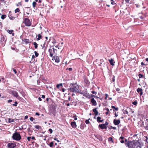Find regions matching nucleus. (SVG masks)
Returning a JSON list of instances; mask_svg holds the SVG:
<instances>
[{
  "label": "nucleus",
  "mask_w": 148,
  "mask_h": 148,
  "mask_svg": "<svg viewBox=\"0 0 148 148\" xmlns=\"http://www.w3.org/2000/svg\"><path fill=\"white\" fill-rule=\"evenodd\" d=\"M68 89L70 90V92H79V86L76 83H71Z\"/></svg>",
  "instance_id": "f257e3e1"
},
{
  "label": "nucleus",
  "mask_w": 148,
  "mask_h": 148,
  "mask_svg": "<svg viewBox=\"0 0 148 148\" xmlns=\"http://www.w3.org/2000/svg\"><path fill=\"white\" fill-rule=\"evenodd\" d=\"M139 143L138 140H133L132 141H127V143H125V144L127 147L129 148H134L135 146H137Z\"/></svg>",
  "instance_id": "f03ea898"
},
{
  "label": "nucleus",
  "mask_w": 148,
  "mask_h": 148,
  "mask_svg": "<svg viewBox=\"0 0 148 148\" xmlns=\"http://www.w3.org/2000/svg\"><path fill=\"white\" fill-rule=\"evenodd\" d=\"M49 56L51 57H53V55L55 56L57 54V50L54 48L53 45L50 47L49 49Z\"/></svg>",
  "instance_id": "7ed1b4c3"
},
{
  "label": "nucleus",
  "mask_w": 148,
  "mask_h": 148,
  "mask_svg": "<svg viewBox=\"0 0 148 148\" xmlns=\"http://www.w3.org/2000/svg\"><path fill=\"white\" fill-rule=\"evenodd\" d=\"M12 138L13 140L16 141H19L21 139V137L19 133L18 132L14 133L12 136Z\"/></svg>",
  "instance_id": "20e7f679"
},
{
  "label": "nucleus",
  "mask_w": 148,
  "mask_h": 148,
  "mask_svg": "<svg viewBox=\"0 0 148 148\" xmlns=\"http://www.w3.org/2000/svg\"><path fill=\"white\" fill-rule=\"evenodd\" d=\"M22 23H24L27 27H30L32 25V23L29 19L28 18H25L23 19Z\"/></svg>",
  "instance_id": "39448f33"
},
{
  "label": "nucleus",
  "mask_w": 148,
  "mask_h": 148,
  "mask_svg": "<svg viewBox=\"0 0 148 148\" xmlns=\"http://www.w3.org/2000/svg\"><path fill=\"white\" fill-rule=\"evenodd\" d=\"M16 146V144L13 143H10L8 144V148H14Z\"/></svg>",
  "instance_id": "423d86ee"
},
{
  "label": "nucleus",
  "mask_w": 148,
  "mask_h": 148,
  "mask_svg": "<svg viewBox=\"0 0 148 148\" xmlns=\"http://www.w3.org/2000/svg\"><path fill=\"white\" fill-rule=\"evenodd\" d=\"M52 60H54L55 62L57 63H58L60 61V60L59 57L56 56H54Z\"/></svg>",
  "instance_id": "0eeeda50"
},
{
  "label": "nucleus",
  "mask_w": 148,
  "mask_h": 148,
  "mask_svg": "<svg viewBox=\"0 0 148 148\" xmlns=\"http://www.w3.org/2000/svg\"><path fill=\"white\" fill-rule=\"evenodd\" d=\"M8 17L11 20H13L15 18V17L12 16V15L11 13V11H10L9 12V14L8 15Z\"/></svg>",
  "instance_id": "6e6552de"
},
{
  "label": "nucleus",
  "mask_w": 148,
  "mask_h": 148,
  "mask_svg": "<svg viewBox=\"0 0 148 148\" xmlns=\"http://www.w3.org/2000/svg\"><path fill=\"white\" fill-rule=\"evenodd\" d=\"M12 93L14 96L16 97L17 98L19 97L18 92L16 91H12Z\"/></svg>",
  "instance_id": "1a4fd4ad"
},
{
  "label": "nucleus",
  "mask_w": 148,
  "mask_h": 148,
  "mask_svg": "<svg viewBox=\"0 0 148 148\" xmlns=\"http://www.w3.org/2000/svg\"><path fill=\"white\" fill-rule=\"evenodd\" d=\"M91 102L92 103V106H96L97 105L96 101L93 98H91Z\"/></svg>",
  "instance_id": "9d476101"
},
{
  "label": "nucleus",
  "mask_w": 148,
  "mask_h": 148,
  "mask_svg": "<svg viewBox=\"0 0 148 148\" xmlns=\"http://www.w3.org/2000/svg\"><path fill=\"white\" fill-rule=\"evenodd\" d=\"M143 146V143L142 142H139V143H138V145H137V146H136V148H141Z\"/></svg>",
  "instance_id": "9b49d317"
},
{
  "label": "nucleus",
  "mask_w": 148,
  "mask_h": 148,
  "mask_svg": "<svg viewBox=\"0 0 148 148\" xmlns=\"http://www.w3.org/2000/svg\"><path fill=\"white\" fill-rule=\"evenodd\" d=\"M95 137L98 139L100 141H102L103 140L102 137L100 135H95Z\"/></svg>",
  "instance_id": "f8f14e48"
},
{
  "label": "nucleus",
  "mask_w": 148,
  "mask_h": 148,
  "mask_svg": "<svg viewBox=\"0 0 148 148\" xmlns=\"http://www.w3.org/2000/svg\"><path fill=\"white\" fill-rule=\"evenodd\" d=\"M99 127H100L102 129H106L107 128V126H105V124H101L99 125Z\"/></svg>",
  "instance_id": "ddd939ff"
},
{
  "label": "nucleus",
  "mask_w": 148,
  "mask_h": 148,
  "mask_svg": "<svg viewBox=\"0 0 148 148\" xmlns=\"http://www.w3.org/2000/svg\"><path fill=\"white\" fill-rule=\"evenodd\" d=\"M71 125L72 127L74 128H76L77 127V125L75 122H72L71 123Z\"/></svg>",
  "instance_id": "4468645a"
},
{
  "label": "nucleus",
  "mask_w": 148,
  "mask_h": 148,
  "mask_svg": "<svg viewBox=\"0 0 148 148\" xmlns=\"http://www.w3.org/2000/svg\"><path fill=\"white\" fill-rule=\"evenodd\" d=\"M137 91L138 93H140V95L141 96L143 94V90L141 88H138L137 90Z\"/></svg>",
  "instance_id": "2eb2a0df"
},
{
  "label": "nucleus",
  "mask_w": 148,
  "mask_h": 148,
  "mask_svg": "<svg viewBox=\"0 0 148 148\" xmlns=\"http://www.w3.org/2000/svg\"><path fill=\"white\" fill-rule=\"evenodd\" d=\"M120 123V121L119 120L114 119V123L115 125H118Z\"/></svg>",
  "instance_id": "dca6fc26"
},
{
  "label": "nucleus",
  "mask_w": 148,
  "mask_h": 148,
  "mask_svg": "<svg viewBox=\"0 0 148 148\" xmlns=\"http://www.w3.org/2000/svg\"><path fill=\"white\" fill-rule=\"evenodd\" d=\"M93 111L94 112L95 115L96 116L98 114V111L97 110V108H95L93 109Z\"/></svg>",
  "instance_id": "f3484780"
},
{
  "label": "nucleus",
  "mask_w": 148,
  "mask_h": 148,
  "mask_svg": "<svg viewBox=\"0 0 148 148\" xmlns=\"http://www.w3.org/2000/svg\"><path fill=\"white\" fill-rule=\"evenodd\" d=\"M63 86V84L62 83H60V84H58L57 85H56V88L58 89H59L60 90H61L60 89V87H62Z\"/></svg>",
  "instance_id": "a211bd4d"
},
{
  "label": "nucleus",
  "mask_w": 148,
  "mask_h": 148,
  "mask_svg": "<svg viewBox=\"0 0 148 148\" xmlns=\"http://www.w3.org/2000/svg\"><path fill=\"white\" fill-rule=\"evenodd\" d=\"M14 31L12 30H8L7 31V32H8L9 34H12V36H14V33H13Z\"/></svg>",
  "instance_id": "6ab92c4d"
},
{
  "label": "nucleus",
  "mask_w": 148,
  "mask_h": 148,
  "mask_svg": "<svg viewBox=\"0 0 148 148\" xmlns=\"http://www.w3.org/2000/svg\"><path fill=\"white\" fill-rule=\"evenodd\" d=\"M101 118L100 116H98L97 118V121L98 122H102L103 120V119L101 120Z\"/></svg>",
  "instance_id": "aec40b11"
},
{
  "label": "nucleus",
  "mask_w": 148,
  "mask_h": 148,
  "mask_svg": "<svg viewBox=\"0 0 148 148\" xmlns=\"http://www.w3.org/2000/svg\"><path fill=\"white\" fill-rule=\"evenodd\" d=\"M123 134L121 135V140H125V143H127V139L124 137L123 136Z\"/></svg>",
  "instance_id": "412c9836"
},
{
  "label": "nucleus",
  "mask_w": 148,
  "mask_h": 148,
  "mask_svg": "<svg viewBox=\"0 0 148 148\" xmlns=\"http://www.w3.org/2000/svg\"><path fill=\"white\" fill-rule=\"evenodd\" d=\"M109 62L110 64L112 65H114V64L113 63V60L112 59H111L110 60H109Z\"/></svg>",
  "instance_id": "4be33fe9"
},
{
  "label": "nucleus",
  "mask_w": 148,
  "mask_h": 148,
  "mask_svg": "<svg viewBox=\"0 0 148 148\" xmlns=\"http://www.w3.org/2000/svg\"><path fill=\"white\" fill-rule=\"evenodd\" d=\"M122 111L123 112V114L125 115L124 116L125 117V116H127L126 114H128V112L126 110H122Z\"/></svg>",
  "instance_id": "5701e85b"
},
{
  "label": "nucleus",
  "mask_w": 148,
  "mask_h": 148,
  "mask_svg": "<svg viewBox=\"0 0 148 148\" xmlns=\"http://www.w3.org/2000/svg\"><path fill=\"white\" fill-rule=\"evenodd\" d=\"M42 36L40 35V34H38V38H37V40H40L41 39H42Z\"/></svg>",
  "instance_id": "b1692460"
},
{
  "label": "nucleus",
  "mask_w": 148,
  "mask_h": 148,
  "mask_svg": "<svg viewBox=\"0 0 148 148\" xmlns=\"http://www.w3.org/2000/svg\"><path fill=\"white\" fill-rule=\"evenodd\" d=\"M22 1H21V2H18V3H17L16 4V5L18 7L19 6V5H20L21 6H22Z\"/></svg>",
  "instance_id": "393cba45"
},
{
  "label": "nucleus",
  "mask_w": 148,
  "mask_h": 148,
  "mask_svg": "<svg viewBox=\"0 0 148 148\" xmlns=\"http://www.w3.org/2000/svg\"><path fill=\"white\" fill-rule=\"evenodd\" d=\"M34 127L35 128H36V129L38 130H39L41 128V127L39 125H35L34 126Z\"/></svg>",
  "instance_id": "a878e982"
},
{
  "label": "nucleus",
  "mask_w": 148,
  "mask_h": 148,
  "mask_svg": "<svg viewBox=\"0 0 148 148\" xmlns=\"http://www.w3.org/2000/svg\"><path fill=\"white\" fill-rule=\"evenodd\" d=\"M14 121V120L12 119L8 118V122L9 123L13 122Z\"/></svg>",
  "instance_id": "bb28decb"
},
{
  "label": "nucleus",
  "mask_w": 148,
  "mask_h": 148,
  "mask_svg": "<svg viewBox=\"0 0 148 148\" xmlns=\"http://www.w3.org/2000/svg\"><path fill=\"white\" fill-rule=\"evenodd\" d=\"M33 45H34V47L35 49H37L38 48V44H37L36 42H34L33 43Z\"/></svg>",
  "instance_id": "cd10ccee"
},
{
  "label": "nucleus",
  "mask_w": 148,
  "mask_h": 148,
  "mask_svg": "<svg viewBox=\"0 0 148 148\" xmlns=\"http://www.w3.org/2000/svg\"><path fill=\"white\" fill-rule=\"evenodd\" d=\"M108 141L109 142L111 141L112 143H113L114 140L112 137H110L108 138Z\"/></svg>",
  "instance_id": "c85d7f7f"
},
{
  "label": "nucleus",
  "mask_w": 148,
  "mask_h": 148,
  "mask_svg": "<svg viewBox=\"0 0 148 148\" xmlns=\"http://www.w3.org/2000/svg\"><path fill=\"white\" fill-rule=\"evenodd\" d=\"M112 108L113 109V110L114 111V110L117 111L118 110V108H116L115 106H112Z\"/></svg>",
  "instance_id": "c756f323"
},
{
  "label": "nucleus",
  "mask_w": 148,
  "mask_h": 148,
  "mask_svg": "<svg viewBox=\"0 0 148 148\" xmlns=\"http://www.w3.org/2000/svg\"><path fill=\"white\" fill-rule=\"evenodd\" d=\"M24 42L26 44L29 43V40L28 39H25L24 40Z\"/></svg>",
  "instance_id": "7c9ffc66"
},
{
  "label": "nucleus",
  "mask_w": 148,
  "mask_h": 148,
  "mask_svg": "<svg viewBox=\"0 0 148 148\" xmlns=\"http://www.w3.org/2000/svg\"><path fill=\"white\" fill-rule=\"evenodd\" d=\"M106 109L107 110V112L106 113V114L107 115L108 114L109 112H110L109 109L108 108H106Z\"/></svg>",
  "instance_id": "2f4dec72"
},
{
  "label": "nucleus",
  "mask_w": 148,
  "mask_h": 148,
  "mask_svg": "<svg viewBox=\"0 0 148 148\" xmlns=\"http://www.w3.org/2000/svg\"><path fill=\"white\" fill-rule=\"evenodd\" d=\"M20 11V10L18 8H17L14 10V12L15 13H16L19 12Z\"/></svg>",
  "instance_id": "473e14b6"
},
{
  "label": "nucleus",
  "mask_w": 148,
  "mask_h": 148,
  "mask_svg": "<svg viewBox=\"0 0 148 148\" xmlns=\"http://www.w3.org/2000/svg\"><path fill=\"white\" fill-rule=\"evenodd\" d=\"M6 15H2L1 16V18L2 19H4L6 18Z\"/></svg>",
  "instance_id": "72a5a7b5"
},
{
  "label": "nucleus",
  "mask_w": 148,
  "mask_h": 148,
  "mask_svg": "<svg viewBox=\"0 0 148 148\" xmlns=\"http://www.w3.org/2000/svg\"><path fill=\"white\" fill-rule=\"evenodd\" d=\"M53 144H54V143H53V142H51L49 143V146L50 147H53Z\"/></svg>",
  "instance_id": "f704fd0d"
},
{
  "label": "nucleus",
  "mask_w": 148,
  "mask_h": 148,
  "mask_svg": "<svg viewBox=\"0 0 148 148\" xmlns=\"http://www.w3.org/2000/svg\"><path fill=\"white\" fill-rule=\"evenodd\" d=\"M36 2H35V1H34L33 2V3H32V5H33V7L34 8L35 7H36Z\"/></svg>",
  "instance_id": "c9c22d12"
},
{
  "label": "nucleus",
  "mask_w": 148,
  "mask_h": 148,
  "mask_svg": "<svg viewBox=\"0 0 148 148\" xmlns=\"http://www.w3.org/2000/svg\"><path fill=\"white\" fill-rule=\"evenodd\" d=\"M90 119H89L88 120H86L85 121V123L86 124H89L90 123V122L89 121V120H90Z\"/></svg>",
  "instance_id": "e433bc0d"
},
{
  "label": "nucleus",
  "mask_w": 148,
  "mask_h": 148,
  "mask_svg": "<svg viewBox=\"0 0 148 148\" xmlns=\"http://www.w3.org/2000/svg\"><path fill=\"white\" fill-rule=\"evenodd\" d=\"M132 103L134 105H136L137 103V101L136 100H135Z\"/></svg>",
  "instance_id": "4c0bfd02"
},
{
  "label": "nucleus",
  "mask_w": 148,
  "mask_h": 148,
  "mask_svg": "<svg viewBox=\"0 0 148 148\" xmlns=\"http://www.w3.org/2000/svg\"><path fill=\"white\" fill-rule=\"evenodd\" d=\"M18 104V103L17 101H16L14 102V104H13L12 105L13 106H16Z\"/></svg>",
  "instance_id": "58836bf2"
},
{
  "label": "nucleus",
  "mask_w": 148,
  "mask_h": 148,
  "mask_svg": "<svg viewBox=\"0 0 148 148\" xmlns=\"http://www.w3.org/2000/svg\"><path fill=\"white\" fill-rule=\"evenodd\" d=\"M34 54H35V56L36 57H37L39 55L38 53L37 52H36V51H35L34 52Z\"/></svg>",
  "instance_id": "ea45409f"
},
{
  "label": "nucleus",
  "mask_w": 148,
  "mask_h": 148,
  "mask_svg": "<svg viewBox=\"0 0 148 148\" xmlns=\"http://www.w3.org/2000/svg\"><path fill=\"white\" fill-rule=\"evenodd\" d=\"M138 76L139 78H141L143 77V75L142 74L140 73L138 74Z\"/></svg>",
  "instance_id": "a19ab883"
},
{
  "label": "nucleus",
  "mask_w": 148,
  "mask_h": 148,
  "mask_svg": "<svg viewBox=\"0 0 148 148\" xmlns=\"http://www.w3.org/2000/svg\"><path fill=\"white\" fill-rule=\"evenodd\" d=\"M57 42L56 41V40L54 39L53 40V41H52V43L53 44H54L56 43Z\"/></svg>",
  "instance_id": "79ce46f5"
},
{
  "label": "nucleus",
  "mask_w": 148,
  "mask_h": 148,
  "mask_svg": "<svg viewBox=\"0 0 148 148\" xmlns=\"http://www.w3.org/2000/svg\"><path fill=\"white\" fill-rule=\"evenodd\" d=\"M73 117L74 118V119L75 120H76L77 119V116L76 115H74L73 116Z\"/></svg>",
  "instance_id": "37998d69"
},
{
  "label": "nucleus",
  "mask_w": 148,
  "mask_h": 148,
  "mask_svg": "<svg viewBox=\"0 0 148 148\" xmlns=\"http://www.w3.org/2000/svg\"><path fill=\"white\" fill-rule=\"evenodd\" d=\"M105 96H106L105 97V99L106 100H107V98L108 96V95L107 94H105Z\"/></svg>",
  "instance_id": "c03bdc74"
},
{
  "label": "nucleus",
  "mask_w": 148,
  "mask_h": 148,
  "mask_svg": "<svg viewBox=\"0 0 148 148\" xmlns=\"http://www.w3.org/2000/svg\"><path fill=\"white\" fill-rule=\"evenodd\" d=\"M49 132H50L51 134L52 133L53 130L52 129H49Z\"/></svg>",
  "instance_id": "a18cd8bd"
},
{
  "label": "nucleus",
  "mask_w": 148,
  "mask_h": 148,
  "mask_svg": "<svg viewBox=\"0 0 148 148\" xmlns=\"http://www.w3.org/2000/svg\"><path fill=\"white\" fill-rule=\"evenodd\" d=\"M59 44H58V45H56L55 46L56 48H58V49H60V48L59 47Z\"/></svg>",
  "instance_id": "49530a36"
},
{
  "label": "nucleus",
  "mask_w": 148,
  "mask_h": 148,
  "mask_svg": "<svg viewBox=\"0 0 148 148\" xmlns=\"http://www.w3.org/2000/svg\"><path fill=\"white\" fill-rule=\"evenodd\" d=\"M54 140H56L57 141V142H60V141L59 140H58L56 138H54Z\"/></svg>",
  "instance_id": "de8ad7c7"
},
{
  "label": "nucleus",
  "mask_w": 148,
  "mask_h": 148,
  "mask_svg": "<svg viewBox=\"0 0 148 148\" xmlns=\"http://www.w3.org/2000/svg\"><path fill=\"white\" fill-rule=\"evenodd\" d=\"M31 137H30V136H29V137H27V140L28 141H30V139H31Z\"/></svg>",
  "instance_id": "09e8293b"
},
{
  "label": "nucleus",
  "mask_w": 148,
  "mask_h": 148,
  "mask_svg": "<svg viewBox=\"0 0 148 148\" xmlns=\"http://www.w3.org/2000/svg\"><path fill=\"white\" fill-rule=\"evenodd\" d=\"M12 69L13 70V71L14 72V73L15 74H16V73H17V71H16V70L15 69Z\"/></svg>",
  "instance_id": "8fccbe9b"
},
{
  "label": "nucleus",
  "mask_w": 148,
  "mask_h": 148,
  "mask_svg": "<svg viewBox=\"0 0 148 148\" xmlns=\"http://www.w3.org/2000/svg\"><path fill=\"white\" fill-rule=\"evenodd\" d=\"M90 96H91V97H94L97 98V96H96L93 95L91 94L90 95Z\"/></svg>",
  "instance_id": "3c124183"
},
{
  "label": "nucleus",
  "mask_w": 148,
  "mask_h": 148,
  "mask_svg": "<svg viewBox=\"0 0 148 148\" xmlns=\"http://www.w3.org/2000/svg\"><path fill=\"white\" fill-rule=\"evenodd\" d=\"M93 94H97V92H96L95 91H92V92H91Z\"/></svg>",
  "instance_id": "603ef678"
},
{
  "label": "nucleus",
  "mask_w": 148,
  "mask_h": 148,
  "mask_svg": "<svg viewBox=\"0 0 148 148\" xmlns=\"http://www.w3.org/2000/svg\"><path fill=\"white\" fill-rule=\"evenodd\" d=\"M12 101V99H9L7 101V102L8 103H10Z\"/></svg>",
  "instance_id": "864d4df0"
},
{
  "label": "nucleus",
  "mask_w": 148,
  "mask_h": 148,
  "mask_svg": "<svg viewBox=\"0 0 148 148\" xmlns=\"http://www.w3.org/2000/svg\"><path fill=\"white\" fill-rule=\"evenodd\" d=\"M29 119L30 121H32L34 120V118L33 117H30Z\"/></svg>",
  "instance_id": "5fc2aeb1"
},
{
  "label": "nucleus",
  "mask_w": 148,
  "mask_h": 148,
  "mask_svg": "<svg viewBox=\"0 0 148 148\" xmlns=\"http://www.w3.org/2000/svg\"><path fill=\"white\" fill-rule=\"evenodd\" d=\"M121 143H125V140H121Z\"/></svg>",
  "instance_id": "6e6d98bb"
},
{
  "label": "nucleus",
  "mask_w": 148,
  "mask_h": 148,
  "mask_svg": "<svg viewBox=\"0 0 148 148\" xmlns=\"http://www.w3.org/2000/svg\"><path fill=\"white\" fill-rule=\"evenodd\" d=\"M31 138L32 139H33V140H36V139L35 138V137H34V136H32V137H31Z\"/></svg>",
  "instance_id": "4d7b16f0"
},
{
  "label": "nucleus",
  "mask_w": 148,
  "mask_h": 148,
  "mask_svg": "<svg viewBox=\"0 0 148 148\" xmlns=\"http://www.w3.org/2000/svg\"><path fill=\"white\" fill-rule=\"evenodd\" d=\"M114 1L113 0H111V4H114Z\"/></svg>",
  "instance_id": "13d9d810"
},
{
  "label": "nucleus",
  "mask_w": 148,
  "mask_h": 148,
  "mask_svg": "<svg viewBox=\"0 0 148 148\" xmlns=\"http://www.w3.org/2000/svg\"><path fill=\"white\" fill-rule=\"evenodd\" d=\"M42 98L44 99L45 98V96L44 95H42L41 97Z\"/></svg>",
  "instance_id": "bf43d9fd"
},
{
  "label": "nucleus",
  "mask_w": 148,
  "mask_h": 148,
  "mask_svg": "<svg viewBox=\"0 0 148 148\" xmlns=\"http://www.w3.org/2000/svg\"><path fill=\"white\" fill-rule=\"evenodd\" d=\"M62 92H64L65 91V89L64 88H62Z\"/></svg>",
  "instance_id": "052dcab7"
},
{
  "label": "nucleus",
  "mask_w": 148,
  "mask_h": 148,
  "mask_svg": "<svg viewBox=\"0 0 148 148\" xmlns=\"http://www.w3.org/2000/svg\"><path fill=\"white\" fill-rule=\"evenodd\" d=\"M35 114L36 115H38V116H39L40 115V114L39 113H38V112H36V113H35Z\"/></svg>",
  "instance_id": "680f3d73"
},
{
  "label": "nucleus",
  "mask_w": 148,
  "mask_h": 148,
  "mask_svg": "<svg viewBox=\"0 0 148 148\" xmlns=\"http://www.w3.org/2000/svg\"><path fill=\"white\" fill-rule=\"evenodd\" d=\"M116 90L117 91H119V90H120V89L119 88H117L116 89Z\"/></svg>",
  "instance_id": "e2e57ef3"
},
{
  "label": "nucleus",
  "mask_w": 148,
  "mask_h": 148,
  "mask_svg": "<svg viewBox=\"0 0 148 148\" xmlns=\"http://www.w3.org/2000/svg\"><path fill=\"white\" fill-rule=\"evenodd\" d=\"M104 124H105V125L106 126L108 125V123L107 122H106Z\"/></svg>",
  "instance_id": "0e129e2a"
},
{
  "label": "nucleus",
  "mask_w": 148,
  "mask_h": 148,
  "mask_svg": "<svg viewBox=\"0 0 148 148\" xmlns=\"http://www.w3.org/2000/svg\"><path fill=\"white\" fill-rule=\"evenodd\" d=\"M28 118V116H27V115H26V116H25V119H27Z\"/></svg>",
  "instance_id": "69168bd1"
},
{
  "label": "nucleus",
  "mask_w": 148,
  "mask_h": 148,
  "mask_svg": "<svg viewBox=\"0 0 148 148\" xmlns=\"http://www.w3.org/2000/svg\"><path fill=\"white\" fill-rule=\"evenodd\" d=\"M35 56L34 55H33L32 56V59H34L35 58Z\"/></svg>",
  "instance_id": "338daca9"
},
{
  "label": "nucleus",
  "mask_w": 148,
  "mask_h": 148,
  "mask_svg": "<svg viewBox=\"0 0 148 148\" xmlns=\"http://www.w3.org/2000/svg\"><path fill=\"white\" fill-rule=\"evenodd\" d=\"M72 70V69L71 68H70L69 69V70L70 71H71Z\"/></svg>",
  "instance_id": "774afa93"
}]
</instances>
